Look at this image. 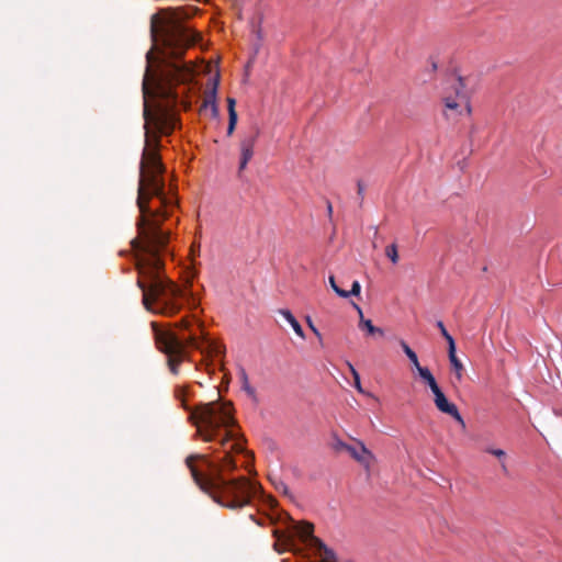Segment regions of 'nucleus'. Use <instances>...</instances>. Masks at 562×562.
<instances>
[{
  "label": "nucleus",
  "instance_id": "nucleus-23",
  "mask_svg": "<svg viewBox=\"0 0 562 562\" xmlns=\"http://www.w3.org/2000/svg\"><path fill=\"white\" fill-rule=\"evenodd\" d=\"M361 291V285L359 281H353L351 285V290L347 291L348 297L351 295L359 296Z\"/></svg>",
  "mask_w": 562,
  "mask_h": 562
},
{
  "label": "nucleus",
  "instance_id": "nucleus-2",
  "mask_svg": "<svg viewBox=\"0 0 562 562\" xmlns=\"http://www.w3.org/2000/svg\"><path fill=\"white\" fill-rule=\"evenodd\" d=\"M182 406L190 412V420L196 427V436L205 442L215 441L224 450L223 457L209 460L205 456H189L186 464L196 485L216 503L229 509H238L250 504L260 486L245 476L228 480L225 473L236 469L232 452H243L244 447L236 432L233 406L228 402L201 403L191 409L184 400Z\"/></svg>",
  "mask_w": 562,
  "mask_h": 562
},
{
  "label": "nucleus",
  "instance_id": "nucleus-30",
  "mask_svg": "<svg viewBox=\"0 0 562 562\" xmlns=\"http://www.w3.org/2000/svg\"><path fill=\"white\" fill-rule=\"evenodd\" d=\"M327 213H328V216L331 217L333 215V205L329 201H327Z\"/></svg>",
  "mask_w": 562,
  "mask_h": 562
},
{
  "label": "nucleus",
  "instance_id": "nucleus-14",
  "mask_svg": "<svg viewBox=\"0 0 562 562\" xmlns=\"http://www.w3.org/2000/svg\"><path fill=\"white\" fill-rule=\"evenodd\" d=\"M215 99H216V86L212 89V91H210L205 95V98L203 100V104L201 106V111L210 108L211 114L213 117H216L218 114V109H217Z\"/></svg>",
  "mask_w": 562,
  "mask_h": 562
},
{
  "label": "nucleus",
  "instance_id": "nucleus-8",
  "mask_svg": "<svg viewBox=\"0 0 562 562\" xmlns=\"http://www.w3.org/2000/svg\"><path fill=\"white\" fill-rule=\"evenodd\" d=\"M352 306L355 307V310L357 311V313L359 315V328L360 329H366L369 335L378 334V335L382 336L384 334L382 328L374 326L370 319L364 318L363 312L358 304L352 303Z\"/></svg>",
  "mask_w": 562,
  "mask_h": 562
},
{
  "label": "nucleus",
  "instance_id": "nucleus-18",
  "mask_svg": "<svg viewBox=\"0 0 562 562\" xmlns=\"http://www.w3.org/2000/svg\"><path fill=\"white\" fill-rule=\"evenodd\" d=\"M400 346L402 347L403 351L405 352V355L407 356V358L411 360L413 367L416 369V370H419V368H423L420 364H419V361H418V357L416 355V352L406 344L405 340L401 339L400 340Z\"/></svg>",
  "mask_w": 562,
  "mask_h": 562
},
{
  "label": "nucleus",
  "instance_id": "nucleus-28",
  "mask_svg": "<svg viewBox=\"0 0 562 562\" xmlns=\"http://www.w3.org/2000/svg\"><path fill=\"white\" fill-rule=\"evenodd\" d=\"M175 392L178 398H182L184 396L186 389L183 386H178Z\"/></svg>",
  "mask_w": 562,
  "mask_h": 562
},
{
  "label": "nucleus",
  "instance_id": "nucleus-25",
  "mask_svg": "<svg viewBox=\"0 0 562 562\" xmlns=\"http://www.w3.org/2000/svg\"><path fill=\"white\" fill-rule=\"evenodd\" d=\"M441 335L443 336V338L447 340L448 342V348H456V342H454V339L453 337L448 333L447 329H443Z\"/></svg>",
  "mask_w": 562,
  "mask_h": 562
},
{
  "label": "nucleus",
  "instance_id": "nucleus-22",
  "mask_svg": "<svg viewBox=\"0 0 562 562\" xmlns=\"http://www.w3.org/2000/svg\"><path fill=\"white\" fill-rule=\"evenodd\" d=\"M350 445L344 442L340 438H338L337 436H334V442H333V448L336 450V451H347L349 449Z\"/></svg>",
  "mask_w": 562,
  "mask_h": 562
},
{
  "label": "nucleus",
  "instance_id": "nucleus-21",
  "mask_svg": "<svg viewBox=\"0 0 562 562\" xmlns=\"http://www.w3.org/2000/svg\"><path fill=\"white\" fill-rule=\"evenodd\" d=\"M328 281H329V284L331 286V289L335 291V293L340 296V297H348V294H347V291L339 288L337 284H336V281H335V277L334 276H329L328 278Z\"/></svg>",
  "mask_w": 562,
  "mask_h": 562
},
{
  "label": "nucleus",
  "instance_id": "nucleus-16",
  "mask_svg": "<svg viewBox=\"0 0 562 562\" xmlns=\"http://www.w3.org/2000/svg\"><path fill=\"white\" fill-rule=\"evenodd\" d=\"M239 379H240V382H241V390L254 401V402H257L258 398H257V392L255 390V387H252L249 383V379H248V375L246 373V371L243 369L239 373Z\"/></svg>",
  "mask_w": 562,
  "mask_h": 562
},
{
  "label": "nucleus",
  "instance_id": "nucleus-1",
  "mask_svg": "<svg viewBox=\"0 0 562 562\" xmlns=\"http://www.w3.org/2000/svg\"><path fill=\"white\" fill-rule=\"evenodd\" d=\"M190 14L182 8H165L151 15L153 47L146 54L147 68L143 81L145 146L139 162L136 204L137 237L131 241L135 251L137 285L143 292L144 306L162 316L179 313L187 302L191 311L200 302L189 289H181L164 273L161 254L169 243L170 232L161 228L177 201L165 192L166 168L159 154L160 135H169L179 121L175 106L183 101L189 88L178 91L194 78V66L183 60L199 35L186 25Z\"/></svg>",
  "mask_w": 562,
  "mask_h": 562
},
{
  "label": "nucleus",
  "instance_id": "nucleus-4",
  "mask_svg": "<svg viewBox=\"0 0 562 562\" xmlns=\"http://www.w3.org/2000/svg\"><path fill=\"white\" fill-rule=\"evenodd\" d=\"M456 97H446L445 104L446 108L452 111H457L459 108H464L467 113H471L470 105V91L467 89V79L463 77H458L452 85Z\"/></svg>",
  "mask_w": 562,
  "mask_h": 562
},
{
  "label": "nucleus",
  "instance_id": "nucleus-27",
  "mask_svg": "<svg viewBox=\"0 0 562 562\" xmlns=\"http://www.w3.org/2000/svg\"><path fill=\"white\" fill-rule=\"evenodd\" d=\"M306 322H307V325L308 327L311 328V330L315 334V336L321 340L322 339V335L321 333L318 331V329L314 326L312 319L310 316L306 317Z\"/></svg>",
  "mask_w": 562,
  "mask_h": 562
},
{
  "label": "nucleus",
  "instance_id": "nucleus-11",
  "mask_svg": "<svg viewBox=\"0 0 562 562\" xmlns=\"http://www.w3.org/2000/svg\"><path fill=\"white\" fill-rule=\"evenodd\" d=\"M236 101L233 98L227 99V109H228V126H227V135H233L236 124H237V112L235 110Z\"/></svg>",
  "mask_w": 562,
  "mask_h": 562
},
{
  "label": "nucleus",
  "instance_id": "nucleus-19",
  "mask_svg": "<svg viewBox=\"0 0 562 562\" xmlns=\"http://www.w3.org/2000/svg\"><path fill=\"white\" fill-rule=\"evenodd\" d=\"M385 256L393 262H398V252L396 244H392L385 248Z\"/></svg>",
  "mask_w": 562,
  "mask_h": 562
},
{
  "label": "nucleus",
  "instance_id": "nucleus-13",
  "mask_svg": "<svg viewBox=\"0 0 562 562\" xmlns=\"http://www.w3.org/2000/svg\"><path fill=\"white\" fill-rule=\"evenodd\" d=\"M448 357L454 371L456 378L460 382L463 376L464 367L456 355V348H448Z\"/></svg>",
  "mask_w": 562,
  "mask_h": 562
},
{
  "label": "nucleus",
  "instance_id": "nucleus-31",
  "mask_svg": "<svg viewBox=\"0 0 562 562\" xmlns=\"http://www.w3.org/2000/svg\"><path fill=\"white\" fill-rule=\"evenodd\" d=\"M437 327L439 328L440 333H442V330L446 329L445 324L441 321L437 322Z\"/></svg>",
  "mask_w": 562,
  "mask_h": 562
},
{
  "label": "nucleus",
  "instance_id": "nucleus-10",
  "mask_svg": "<svg viewBox=\"0 0 562 562\" xmlns=\"http://www.w3.org/2000/svg\"><path fill=\"white\" fill-rule=\"evenodd\" d=\"M296 531L306 544L311 546L313 548V538H316L314 532V526L311 522H302L296 526Z\"/></svg>",
  "mask_w": 562,
  "mask_h": 562
},
{
  "label": "nucleus",
  "instance_id": "nucleus-6",
  "mask_svg": "<svg viewBox=\"0 0 562 562\" xmlns=\"http://www.w3.org/2000/svg\"><path fill=\"white\" fill-rule=\"evenodd\" d=\"M259 136V130L255 128L254 133L245 136L240 143V161H239V168L238 173H240L244 169H246L247 164L251 160L254 156V148L257 142V138Z\"/></svg>",
  "mask_w": 562,
  "mask_h": 562
},
{
  "label": "nucleus",
  "instance_id": "nucleus-17",
  "mask_svg": "<svg viewBox=\"0 0 562 562\" xmlns=\"http://www.w3.org/2000/svg\"><path fill=\"white\" fill-rule=\"evenodd\" d=\"M417 372H418L419 376L428 384L431 392L439 389V385H438L436 379L434 378L432 373L430 372V370L428 368H425V367L419 368V370H417Z\"/></svg>",
  "mask_w": 562,
  "mask_h": 562
},
{
  "label": "nucleus",
  "instance_id": "nucleus-3",
  "mask_svg": "<svg viewBox=\"0 0 562 562\" xmlns=\"http://www.w3.org/2000/svg\"><path fill=\"white\" fill-rule=\"evenodd\" d=\"M173 326L179 329L189 330L188 338H180L170 327H161L153 322L151 328L157 348L168 356V364L173 374L178 373L180 363L187 358V348L192 347L200 350L207 357L224 355L225 347L211 339L202 328V323L194 314L186 316Z\"/></svg>",
  "mask_w": 562,
  "mask_h": 562
},
{
  "label": "nucleus",
  "instance_id": "nucleus-29",
  "mask_svg": "<svg viewBox=\"0 0 562 562\" xmlns=\"http://www.w3.org/2000/svg\"><path fill=\"white\" fill-rule=\"evenodd\" d=\"M499 461H501V468H502L503 473L508 474V468H507L505 459L499 460Z\"/></svg>",
  "mask_w": 562,
  "mask_h": 562
},
{
  "label": "nucleus",
  "instance_id": "nucleus-12",
  "mask_svg": "<svg viewBox=\"0 0 562 562\" xmlns=\"http://www.w3.org/2000/svg\"><path fill=\"white\" fill-rule=\"evenodd\" d=\"M279 314L283 316V318L290 324V326L293 328L295 334L301 337L305 338L304 330L297 319L294 317V315L289 310H279Z\"/></svg>",
  "mask_w": 562,
  "mask_h": 562
},
{
  "label": "nucleus",
  "instance_id": "nucleus-26",
  "mask_svg": "<svg viewBox=\"0 0 562 562\" xmlns=\"http://www.w3.org/2000/svg\"><path fill=\"white\" fill-rule=\"evenodd\" d=\"M274 485H276L277 491H279L285 495L289 494V487L283 481L279 480L278 482H274Z\"/></svg>",
  "mask_w": 562,
  "mask_h": 562
},
{
  "label": "nucleus",
  "instance_id": "nucleus-20",
  "mask_svg": "<svg viewBox=\"0 0 562 562\" xmlns=\"http://www.w3.org/2000/svg\"><path fill=\"white\" fill-rule=\"evenodd\" d=\"M349 370L351 372V375L353 378L355 387L358 390V392L363 393L361 382H360V375L358 371L355 369V367L348 362Z\"/></svg>",
  "mask_w": 562,
  "mask_h": 562
},
{
  "label": "nucleus",
  "instance_id": "nucleus-5",
  "mask_svg": "<svg viewBox=\"0 0 562 562\" xmlns=\"http://www.w3.org/2000/svg\"><path fill=\"white\" fill-rule=\"evenodd\" d=\"M434 393V403L438 411L450 415L454 420L464 426V420L459 413V409L456 404L448 401L441 389H437Z\"/></svg>",
  "mask_w": 562,
  "mask_h": 562
},
{
  "label": "nucleus",
  "instance_id": "nucleus-32",
  "mask_svg": "<svg viewBox=\"0 0 562 562\" xmlns=\"http://www.w3.org/2000/svg\"><path fill=\"white\" fill-rule=\"evenodd\" d=\"M363 190H364V188H363L362 183H361V182H358V193H359L360 195H362Z\"/></svg>",
  "mask_w": 562,
  "mask_h": 562
},
{
  "label": "nucleus",
  "instance_id": "nucleus-15",
  "mask_svg": "<svg viewBox=\"0 0 562 562\" xmlns=\"http://www.w3.org/2000/svg\"><path fill=\"white\" fill-rule=\"evenodd\" d=\"M273 536L277 538L274 542V549L279 552L284 551L292 542V538L288 536L285 532H282L278 529L273 530Z\"/></svg>",
  "mask_w": 562,
  "mask_h": 562
},
{
  "label": "nucleus",
  "instance_id": "nucleus-9",
  "mask_svg": "<svg viewBox=\"0 0 562 562\" xmlns=\"http://www.w3.org/2000/svg\"><path fill=\"white\" fill-rule=\"evenodd\" d=\"M313 548L317 551L323 562H337L336 553L329 549L319 538H313Z\"/></svg>",
  "mask_w": 562,
  "mask_h": 562
},
{
  "label": "nucleus",
  "instance_id": "nucleus-7",
  "mask_svg": "<svg viewBox=\"0 0 562 562\" xmlns=\"http://www.w3.org/2000/svg\"><path fill=\"white\" fill-rule=\"evenodd\" d=\"M357 443V447L351 446L347 450V452L355 459L358 463L364 467L366 470H370L371 464L375 461L374 454L366 447L363 441L353 439Z\"/></svg>",
  "mask_w": 562,
  "mask_h": 562
},
{
  "label": "nucleus",
  "instance_id": "nucleus-24",
  "mask_svg": "<svg viewBox=\"0 0 562 562\" xmlns=\"http://www.w3.org/2000/svg\"><path fill=\"white\" fill-rule=\"evenodd\" d=\"M486 452H488L490 454L498 458L499 460H503L506 458V452L502 449H493V448H488L486 449Z\"/></svg>",
  "mask_w": 562,
  "mask_h": 562
}]
</instances>
